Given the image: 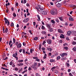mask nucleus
<instances>
[{"instance_id":"f257e3e1","label":"nucleus","mask_w":76,"mask_h":76,"mask_svg":"<svg viewBox=\"0 0 76 76\" xmlns=\"http://www.w3.org/2000/svg\"><path fill=\"white\" fill-rule=\"evenodd\" d=\"M37 63H34V65H33L31 66V67L32 69H34V70H37Z\"/></svg>"},{"instance_id":"f03ea898","label":"nucleus","mask_w":76,"mask_h":76,"mask_svg":"<svg viewBox=\"0 0 76 76\" xmlns=\"http://www.w3.org/2000/svg\"><path fill=\"white\" fill-rule=\"evenodd\" d=\"M4 20H5V23H6V24H7V25L8 26H9V25H10V22H9L8 20L7 19L6 17H5L4 18Z\"/></svg>"},{"instance_id":"7ed1b4c3","label":"nucleus","mask_w":76,"mask_h":76,"mask_svg":"<svg viewBox=\"0 0 76 76\" xmlns=\"http://www.w3.org/2000/svg\"><path fill=\"white\" fill-rule=\"evenodd\" d=\"M55 5L58 7H60L61 6V4L58 3V2H56Z\"/></svg>"},{"instance_id":"20e7f679","label":"nucleus","mask_w":76,"mask_h":76,"mask_svg":"<svg viewBox=\"0 0 76 76\" xmlns=\"http://www.w3.org/2000/svg\"><path fill=\"white\" fill-rule=\"evenodd\" d=\"M29 19L28 18H26L23 20V21L24 22V23H27V22H28L29 21Z\"/></svg>"},{"instance_id":"39448f33","label":"nucleus","mask_w":76,"mask_h":76,"mask_svg":"<svg viewBox=\"0 0 76 76\" xmlns=\"http://www.w3.org/2000/svg\"><path fill=\"white\" fill-rule=\"evenodd\" d=\"M46 41L48 44H50L52 42V41L50 39H48Z\"/></svg>"},{"instance_id":"423d86ee","label":"nucleus","mask_w":76,"mask_h":76,"mask_svg":"<svg viewBox=\"0 0 76 76\" xmlns=\"http://www.w3.org/2000/svg\"><path fill=\"white\" fill-rule=\"evenodd\" d=\"M40 12L43 15H47V12L46 11H40Z\"/></svg>"},{"instance_id":"0eeeda50","label":"nucleus","mask_w":76,"mask_h":76,"mask_svg":"<svg viewBox=\"0 0 76 76\" xmlns=\"http://www.w3.org/2000/svg\"><path fill=\"white\" fill-rule=\"evenodd\" d=\"M46 26L47 27H48V29H50L51 28V24H46Z\"/></svg>"},{"instance_id":"6e6552de","label":"nucleus","mask_w":76,"mask_h":76,"mask_svg":"<svg viewBox=\"0 0 76 76\" xmlns=\"http://www.w3.org/2000/svg\"><path fill=\"white\" fill-rule=\"evenodd\" d=\"M67 56V53H64L61 54V56L62 57H64V56Z\"/></svg>"},{"instance_id":"1a4fd4ad","label":"nucleus","mask_w":76,"mask_h":76,"mask_svg":"<svg viewBox=\"0 0 76 76\" xmlns=\"http://www.w3.org/2000/svg\"><path fill=\"white\" fill-rule=\"evenodd\" d=\"M12 56L14 57H15V58H16V60L17 61L18 60V57L16 56L15 55V54H13L12 55Z\"/></svg>"},{"instance_id":"9d476101","label":"nucleus","mask_w":76,"mask_h":76,"mask_svg":"<svg viewBox=\"0 0 76 76\" xmlns=\"http://www.w3.org/2000/svg\"><path fill=\"white\" fill-rule=\"evenodd\" d=\"M58 31L59 33H63V31L61 29H58Z\"/></svg>"},{"instance_id":"9b49d317","label":"nucleus","mask_w":76,"mask_h":76,"mask_svg":"<svg viewBox=\"0 0 76 76\" xmlns=\"http://www.w3.org/2000/svg\"><path fill=\"white\" fill-rule=\"evenodd\" d=\"M67 34H68L67 35H68V36H70V34H72V31H68L67 32Z\"/></svg>"},{"instance_id":"f8f14e48","label":"nucleus","mask_w":76,"mask_h":76,"mask_svg":"<svg viewBox=\"0 0 76 76\" xmlns=\"http://www.w3.org/2000/svg\"><path fill=\"white\" fill-rule=\"evenodd\" d=\"M47 50H48V51H49L51 52V51L53 50V49L51 48H48L47 49Z\"/></svg>"},{"instance_id":"ddd939ff","label":"nucleus","mask_w":76,"mask_h":76,"mask_svg":"<svg viewBox=\"0 0 76 76\" xmlns=\"http://www.w3.org/2000/svg\"><path fill=\"white\" fill-rule=\"evenodd\" d=\"M37 16L38 18V20H37L38 21H41V19H40V17H39V15H37Z\"/></svg>"},{"instance_id":"4468645a","label":"nucleus","mask_w":76,"mask_h":76,"mask_svg":"<svg viewBox=\"0 0 76 76\" xmlns=\"http://www.w3.org/2000/svg\"><path fill=\"white\" fill-rule=\"evenodd\" d=\"M50 13L52 15H54L55 11L54 10H52L50 11Z\"/></svg>"},{"instance_id":"2eb2a0df","label":"nucleus","mask_w":76,"mask_h":76,"mask_svg":"<svg viewBox=\"0 0 76 76\" xmlns=\"http://www.w3.org/2000/svg\"><path fill=\"white\" fill-rule=\"evenodd\" d=\"M60 37L61 38H64V35L62 34H61V35L60 36Z\"/></svg>"},{"instance_id":"dca6fc26","label":"nucleus","mask_w":76,"mask_h":76,"mask_svg":"<svg viewBox=\"0 0 76 76\" xmlns=\"http://www.w3.org/2000/svg\"><path fill=\"white\" fill-rule=\"evenodd\" d=\"M70 6H71V7H74V9H76V6L75 5L71 4L70 5Z\"/></svg>"},{"instance_id":"f3484780","label":"nucleus","mask_w":76,"mask_h":76,"mask_svg":"<svg viewBox=\"0 0 76 76\" xmlns=\"http://www.w3.org/2000/svg\"><path fill=\"white\" fill-rule=\"evenodd\" d=\"M21 47H22V45L21 44V43H20L18 44L17 46V47L19 48H21Z\"/></svg>"},{"instance_id":"a211bd4d","label":"nucleus","mask_w":76,"mask_h":76,"mask_svg":"<svg viewBox=\"0 0 76 76\" xmlns=\"http://www.w3.org/2000/svg\"><path fill=\"white\" fill-rule=\"evenodd\" d=\"M24 61L25 62V64H28V62H27V61H28V59L27 58H26L25 60H24Z\"/></svg>"},{"instance_id":"6ab92c4d","label":"nucleus","mask_w":76,"mask_h":76,"mask_svg":"<svg viewBox=\"0 0 76 76\" xmlns=\"http://www.w3.org/2000/svg\"><path fill=\"white\" fill-rule=\"evenodd\" d=\"M69 20H71V21H73V20H74V19H73V18L70 17L69 18Z\"/></svg>"},{"instance_id":"aec40b11","label":"nucleus","mask_w":76,"mask_h":76,"mask_svg":"<svg viewBox=\"0 0 76 76\" xmlns=\"http://www.w3.org/2000/svg\"><path fill=\"white\" fill-rule=\"evenodd\" d=\"M60 58H61V57L60 56H58L56 57V59L57 60H59V59H60Z\"/></svg>"},{"instance_id":"412c9836","label":"nucleus","mask_w":76,"mask_h":76,"mask_svg":"<svg viewBox=\"0 0 76 76\" xmlns=\"http://www.w3.org/2000/svg\"><path fill=\"white\" fill-rule=\"evenodd\" d=\"M49 31L50 32H53V29L52 28H49Z\"/></svg>"},{"instance_id":"4be33fe9","label":"nucleus","mask_w":76,"mask_h":76,"mask_svg":"<svg viewBox=\"0 0 76 76\" xmlns=\"http://www.w3.org/2000/svg\"><path fill=\"white\" fill-rule=\"evenodd\" d=\"M50 63H53V62H54V61H55V60L54 59H50Z\"/></svg>"},{"instance_id":"5701e85b","label":"nucleus","mask_w":76,"mask_h":76,"mask_svg":"<svg viewBox=\"0 0 76 76\" xmlns=\"http://www.w3.org/2000/svg\"><path fill=\"white\" fill-rule=\"evenodd\" d=\"M56 68V66H53V67L51 68V70H52V71L53 72V70H54V69H55Z\"/></svg>"},{"instance_id":"b1692460","label":"nucleus","mask_w":76,"mask_h":76,"mask_svg":"<svg viewBox=\"0 0 76 76\" xmlns=\"http://www.w3.org/2000/svg\"><path fill=\"white\" fill-rule=\"evenodd\" d=\"M23 63H19L18 64V65L19 66H23Z\"/></svg>"},{"instance_id":"393cba45","label":"nucleus","mask_w":76,"mask_h":76,"mask_svg":"<svg viewBox=\"0 0 76 76\" xmlns=\"http://www.w3.org/2000/svg\"><path fill=\"white\" fill-rule=\"evenodd\" d=\"M38 37H35L34 38V41H37L38 40Z\"/></svg>"},{"instance_id":"a878e982","label":"nucleus","mask_w":76,"mask_h":76,"mask_svg":"<svg viewBox=\"0 0 76 76\" xmlns=\"http://www.w3.org/2000/svg\"><path fill=\"white\" fill-rule=\"evenodd\" d=\"M51 22L52 23H53V24L56 23V22L54 20H52L51 21Z\"/></svg>"},{"instance_id":"bb28decb","label":"nucleus","mask_w":76,"mask_h":76,"mask_svg":"<svg viewBox=\"0 0 76 76\" xmlns=\"http://www.w3.org/2000/svg\"><path fill=\"white\" fill-rule=\"evenodd\" d=\"M64 49H65L66 50H68L69 49V48H68L67 47H64Z\"/></svg>"},{"instance_id":"cd10ccee","label":"nucleus","mask_w":76,"mask_h":76,"mask_svg":"<svg viewBox=\"0 0 76 76\" xmlns=\"http://www.w3.org/2000/svg\"><path fill=\"white\" fill-rule=\"evenodd\" d=\"M59 19L60 20H61V21H64V20H63V19L61 18V17H58Z\"/></svg>"},{"instance_id":"c85d7f7f","label":"nucleus","mask_w":76,"mask_h":76,"mask_svg":"<svg viewBox=\"0 0 76 76\" xmlns=\"http://www.w3.org/2000/svg\"><path fill=\"white\" fill-rule=\"evenodd\" d=\"M56 22H57L58 23L59 22V20H58V18H56Z\"/></svg>"},{"instance_id":"c756f323","label":"nucleus","mask_w":76,"mask_h":76,"mask_svg":"<svg viewBox=\"0 0 76 76\" xmlns=\"http://www.w3.org/2000/svg\"><path fill=\"white\" fill-rule=\"evenodd\" d=\"M41 49L42 50V51H45V50H46L45 48L44 47L42 48Z\"/></svg>"},{"instance_id":"7c9ffc66","label":"nucleus","mask_w":76,"mask_h":76,"mask_svg":"<svg viewBox=\"0 0 76 76\" xmlns=\"http://www.w3.org/2000/svg\"><path fill=\"white\" fill-rule=\"evenodd\" d=\"M5 31L6 33H7L8 32V29H7V28H6V29L5 30Z\"/></svg>"},{"instance_id":"2f4dec72","label":"nucleus","mask_w":76,"mask_h":76,"mask_svg":"<svg viewBox=\"0 0 76 76\" xmlns=\"http://www.w3.org/2000/svg\"><path fill=\"white\" fill-rule=\"evenodd\" d=\"M72 33L74 34V35H76V31H73Z\"/></svg>"},{"instance_id":"473e14b6","label":"nucleus","mask_w":76,"mask_h":76,"mask_svg":"<svg viewBox=\"0 0 76 76\" xmlns=\"http://www.w3.org/2000/svg\"><path fill=\"white\" fill-rule=\"evenodd\" d=\"M13 44H15V38H13Z\"/></svg>"},{"instance_id":"72a5a7b5","label":"nucleus","mask_w":76,"mask_h":76,"mask_svg":"<svg viewBox=\"0 0 76 76\" xmlns=\"http://www.w3.org/2000/svg\"><path fill=\"white\" fill-rule=\"evenodd\" d=\"M13 16L14 17H16V14L15 13H13Z\"/></svg>"},{"instance_id":"f704fd0d","label":"nucleus","mask_w":76,"mask_h":76,"mask_svg":"<svg viewBox=\"0 0 76 76\" xmlns=\"http://www.w3.org/2000/svg\"><path fill=\"white\" fill-rule=\"evenodd\" d=\"M72 44H73V45H76V42H73L72 43Z\"/></svg>"},{"instance_id":"c9c22d12","label":"nucleus","mask_w":76,"mask_h":76,"mask_svg":"<svg viewBox=\"0 0 76 76\" xmlns=\"http://www.w3.org/2000/svg\"><path fill=\"white\" fill-rule=\"evenodd\" d=\"M28 32H30V34H31V35H32V31H31V30H29Z\"/></svg>"},{"instance_id":"e433bc0d","label":"nucleus","mask_w":76,"mask_h":76,"mask_svg":"<svg viewBox=\"0 0 76 76\" xmlns=\"http://www.w3.org/2000/svg\"><path fill=\"white\" fill-rule=\"evenodd\" d=\"M23 54H25V49H23Z\"/></svg>"},{"instance_id":"4c0bfd02","label":"nucleus","mask_w":76,"mask_h":76,"mask_svg":"<svg viewBox=\"0 0 76 76\" xmlns=\"http://www.w3.org/2000/svg\"><path fill=\"white\" fill-rule=\"evenodd\" d=\"M66 65L67 66V67H69L70 66V64L69 63H66Z\"/></svg>"},{"instance_id":"58836bf2","label":"nucleus","mask_w":76,"mask_h":76,"mask_svg":"<svg viewBox=\"0 0 76 76\" xmlns=\"http://www.w3.org/2000/svg\"><path fill=\"white\" fill-rule=\"evenodd\" d=\"M45 43H46V42H45V41H44L42 44V45H44V44H45Z\"/></svg>"},{"instance_id":"ea45409f","label":"nucleus","mask_w":76,"mask_h":76,"mask_svg":"<svg viewBox=\"0 0 76 76\" xmlns=\"http://www.w3.org/2000/svg\"><path fill=\"white\" fill-rule=\"evenodd\" d=\"M13 26H14V24L13 23H11V26L12 27Z\"/></svg>"},{"instance_id":"a19ab883","label":"nucleus","mask_w":76,"mask_h":76,"mask_svg":"<svg viewBox=\"0 0 76 76\" xmlns=\"http://www.w3.org/2000/svg\"><path fill=\"white\" fill-rule=\"evenodd\" d=\"M41 28L42 29H45V27L44 26L42 25Z\"/></svg>"},{"instance_id":"79ce46f5","label":"nucleus","mask_w":76,"mask_h":76,"mask_svg":"<svg viewBox=\"0 0 76 76\" xmlns=\"http://www.w3.org/2000/svg\"><path fill=\"white\" fill-rule=\"evenodd\" d=\"M19 63H20V62H23V60H20L18 61Z\"/></svg>"},{"instance_id":"37998d69","label":"nucleus","mask_w":76,"mask_h":76,"mask_svg":"<svg viewBox=\"0 0 76 76\" xmlns=\"http://www.w3.org/2000/svg\"><path fill=\"white\" fill-rule=\"evenodd\" d=\"M28 70L29 71H31V70H32V68L31 67H29L28 69Z\"/></svg>"},{"instance_id":"c03bdc74","label":"nucleus","mask_w":76,"mask_h":76,"mask_svg":"<svg viewBox=\"0 0 76 76\" xmlns=\"http://www.w3.org/2000/svg\"><path fill=\"white\" fill-rule=\"evenodd\" d=\"M73 50L74 51H76V48H74Z\"/></svg>"},{"instance_id":"a18cd8bd","label":"nucleus","mask_w":76,"mask_h":76,"mask_svg":"<svg viewBox=\"0 0 76 76\" xmlns=\"http://www.w3.org/2000/svg\"><path fill=\"white\" fill-rule=\"evenodd\" d=\"M11 43H12V40H10V41L9 43V45H10L11 44Z\"/></svg>"},{"instance_id":"49530a36","label":"nucleus","mask_w":76,"mask_h":76,"mask_svg":"<svg viewBox=\"0 0 76 76\" xmlns=\"http://www.w3.org/2000/svg\"><path fill=\"white\" fill-rule=\"evenodd\" d=\"M26 3V0H24L23 3V4H25Z\"/></svg>"},{"instance_id":"de8ad7c7","label":"nucleus","mask_w":76,"mask_h":76,"mask_svg":"<svg viewBox=\"0 0 76 76\" xmlns=\"http://www.w3.org/2000/svg\"><path fill=\"white\" fill-rule=\"evenodd\" d=\"M35 8L36 9H37V10H38V11H39V8H38V7H35Z\"/></svg>"},{"instance_id":"09e8293b","label":"nucleus","mask_w":76,"mask_h":76,"mask_svg":"<svg viewBox=\"0 0 76 76\" xmlns=\"http://www.w3.org/2000/svg\"><path fill=\"white\" fill-rule=\"evenodd\" d=\"M69 76H73V75H72V73H71L70 72L69 73Z\"/></svg>"},{"instance_id":"8fccbe9b","label":"nucleus","mask_w":76,"mask_h":76,"mask_svg":"<svg viewBox=\"0 0 76 76\" xmlns=\"http://www.w3.org/2000/svg\"><path fill=\"white\" fill-rule=\"evenodd\" d=\"M14 54H15L16 56H18V52H17V51L15 52V53Z\"/></svg>"},{"instance_id":"3c124183","label":"nucleus","mask_w":76,"mask_h":76,"mask_svg":"<svg viewBox=\"0 0 76 76\" xmlns=\"http://www.w3.org/2000/svg\"><path fill=\"white\" fill-rule=\"evenodd\" d=\"M33 58H34V59H36L37 60V58H38V57H34Z\"/></svg>"},{"instance_id":"603ef678","label":"nucleus","mask_w":76,"mask_h":76,"mask_svg":"<svg viewBox=\"0 0 76 76\" xmlns=\"http://www.w3.org/2000/svg\"><path fill=\"white\" fill-rule=\"evenodd\" d=\"M55 73H58V71H57V70H55Z\"/></svg>"},{"instance_id":"864d4df0","label":"nucleus","mask_w":76,"mask_h":76,"mask_svg":"<svg viewBox=\"0 0 76 76\" xmlns=\"http://www.w3.org/2000/svg\"><path fill=\"white\" fill-rule=\"evenodd\" d=\"M11 10L12 12L14 11V8L13 7H12L11 8Z\"/></svg>"},{"instance_id":"5fc2aeb1","label":"nucleus","mask_w":76,"mask_h":76,"mask_svg":"<svg viewBox=\"0 0 76 76\" xmlns=\"http://www.w3.org/2000/svg\"><path fill=\"white\" fill-rule=\"evenodd\" d=\"M12 64H13V62H11L10 63V66H12Z\"/></svg>"},{"instance_id":"6e6d98bb","label":"nucleus","mask_w":76,"mask_h":76,"mask_svg":"<svg viewBox=\"0 0 76 76\" xmlns=\"http://www.w3.org/2000/svg\"><path fill=\"white\" fill-rule=\"evenodd\" d=\"M67 43H65V44H63V45H64V46H66V45H67Z\"/></svg>"},{"instance_id":"4d7b16f0","label":"nucleus","mask_w":76,"mask_h":76,"mask_svg":"<svg viewBox=\"0 0 76 76\" xmlns=\"http://www.w3.org/2000/svg\"><path fill=\"white\" fill-rule=\"evenodd\" d=\"M39 9H40V10H44V8H41L40 7Z\"/></svg>"},{"instance_id":"13d9d810","label":"nucleus","mask_w":76,"mask_h":76,"mask_svg":"<svg viewBox=\"0 0 76 76\" xmlns=\"http://www.w3.org/2000/svg\"><path fill=\"white\" fill-rule=\"evenodd\" d=\"M35 61H39V59L37 58V59H36Z\"/></svg>"},{"instance_id":"bf43d9fd","label":"nucleus","mask_w":76,"mask_h":76,"mask_svg":"<svg viewBox=\"0 0 76 76\" xmlns=\"http://www.w3.org/2000/svg\"><path fill=\"white\" fill-rule=\"evenodd\" d=\"M71 71V70L70 69H69L68 70V72H70V71Z\"/></svg>"},{"instance_id":"052dcab7","label":"nucleus","mask_w":76,"mask_h":76,"mask_svg":"<svg viewBox=\"0 0 76 76\" xmlns=\"http://www.w3.org/2000/svg\"><path fill=\"white\" fill-rule=\"evenodd\" d=\"M30 53H32V49H31L30 50Z\"/></svg>"},{"instance_id":"680f3d73","label":"nucleus","mask_w":76,"mask_h":76,"mask_svg":"<svg viewBox=\"0 0 76 76\" xmlns=\"http://www.w3.org/2000/svg\"><path fill=\"white\" fill-rule=\"evenodd\" d=\"M43 34H46V31H44L42 32Z\"/></svg>"},{"instance_id":"e2e57ef3","label":"nucleus","mask_w":76,"mask_h":76,"mask_svg":"<svg viewBox=\"0 0 76 76\" xmlns=\"http://www.w3.org/2000/svg\"><path fill=\"white\" fill-rule=\"evenodd\" d=\"M33 23L34 26H35V24H36V23L35 22H34Z\"/></svg>"},{"instance_id":"0e129e2a","label":"nucleus","mask_w":76,"mask_h":76,"mask_svg":"<svg viewBox=\"0 0 76 76\" xmlns=\"http://www.w3.org/2000/svg\"><path fill=\"white\" fill-rule=\"evenodd\" d=\"M15 5L16 6H18V3H16L15 4Z\"/></svg>"},{"instance_id":"69168bd1","label":"nucleus","mask_w":76,"mask_h":76,"mask_svg":"<svg viewBox=\"0 0 76 76\" xmlns=\"http://www.w3.org/2000/svg\"><path fill=\"white\" fill-rule=\"evenodd\" d=\"M29 10H28V9H26V12L27 13H29V11H28Z\"/></svg>"},{"instance_id":"338daca9","label":"nucleus","mask_w":76,"mask_h":76,"mask_svg":"<svg viewBox=\"0 0 76 76\" xmlns=\"http://www.w3.org/2000/svg\"><path fill=\"white\" fill-rule=\"evenodd\" d=\"M22 49H21L19 50V52H20V53H21V52H22Z\"/></svg>"},{"instance_id":"774afa93","label":"nucleus","mask_w":76,"mask_h":76,"mask_svg":"<svg viewBox=\"0 0 76 76\" xmlns=\"http://www.w3.org/2000/svg\"><path fill=\"white\" fill-rule=\"evenodd\" d=\"M63 73H61V76H63Z\"/></svg>"}]
</instances>
